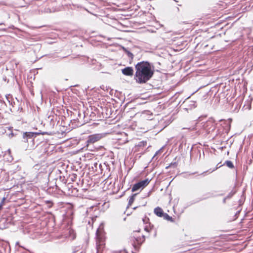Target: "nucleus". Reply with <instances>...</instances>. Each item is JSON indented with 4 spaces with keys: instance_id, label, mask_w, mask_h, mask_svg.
<instances>
[{
    "instance_id": "f257e3e1",
    "label": "nucleus",
    "mask_w": 253,
    "mask_h": 253,
    "mask_svg": "<svg viewBox=\"0 0 253 253\" xmlns=\"http://www.w3.org/2000/svg\"><path fill=\"white\" fill-rule=\"evenodd\" d=\"M136 72L134 80L139 84H145L149 81L154 74V66L148 61H141L135 66Z\"/></svg>"
},
{
    "instance_id": "f03ea898",
    "label": "nucleus",
    "mask_w": 253,
    "mask_h": 253,
    "mask_svg": "<svg viewBox=\"0 0 253 253\" xmlns=\"http://www.w3.org/2000/svg\"><path fill=\"white\" fill-rule=\"evenodd\" d=\"M105 135L103 133H96L89 135L85 141V147L90 151H95L102 148V146H95L94 144L100 140Z\"/></svg>"
},
{
    "instance_id": "7ed1b4c3",
    "label": "nucleus",
    "mask_w": 253,
    "mask_h": 253,
    "mask_svg": "<svg viewBox=\"0 0 253 253\" xmlns=\"http://www.w3.org/2000/svg\"><path fill=\"white\" fill-rule=\"evenodd\" d=\"M87 115L84 111L75 110L71 114V117L75 123L78 122V125L81 126L88 122Z\"/></svg>"
},
{
    "instance_id": "20e7f679",
    "label": "nucleus",
    "mask_w": 253,
    "mask_h": 253,
    "mask_svg": "<svg viewBox=\"0 0 253 253\" xmlns=\"http://www.w3.org/2000/svg\"><path fill=\"white\" fill-rule=\"evenodd\" d=\"M47 134L48 135H52L54 134L52 131H41L40 132H25L23 133V139L24 142H28V139H32L34 136H36L37 134Z\"/></svg>"
},
{
    "instance_id": "39448f33",
    "label": "nucleus",
    "mask_w": 253,
    "mask_h": 253,
    "mask_svg": "<svg viewBox=\"0 0 253 253\" xmlns=\"http://www.w3.org/2000/svg\"><path fill=\"white\" fill-rule=\"evenodd\" d=\"M145 240V237L144 235H142L141 237L133 235V237H131L132 245L135 251L139 250L140 247Z\"/></svg>"
},
{
    "instance_id": "423d86ee",
    "label": "nucleus",
    "mask_w": 253,
    "mask_h": 253,
    "mask_svg": "<svg viewBox=\"0 0 253 253\" xmlns=\"http://www.w3.org/2000/svg\"><path fill=\"white\" fill-rule=\"evenodd\" d=\"M150 181L151 179L146 178L144 180L139 181L133 185L131 191L134 192L137 191H141L150 183Z\"/></svg>"
},
{
    "instance_id": "0eeeda50",
    "label": "nucleus",
    "mask_w": 253,
    "mask_h": 253,
    "mask_svg": "<svg viewBox=\"0 0 253 253\" xmlns=\"http://www.w3.org/2000/svg\"><path fill=\"white\" fill-rule=\"evenodd\" d=\"M214 120L212 118L210 119L203 125V128L207 133L212 132L215 130L216 126Z\"/></svg>"
},
{
    "instance_id": "6e6552de",
    "label": "nucleus",
    "mask_w": 253,
    "mask_h": 253,
    "mask_svg": "<svg viewBox=\"0 0 253 253\" xmlns=\"http://www.w3.org/2000/svg\"><path fill=\"white\" fill-rule=\"evenodd\" d=\"M184 109L187 111L192 110L197 107L196 101L186 99L183 102Z\"/></svg>"
},
{
    "instance_id": "1a4fd4ad",
    "label": "nucleus",
    "mask_w": 253,
    "mask_h": 253,
    "mask_svg": "<svg viewBox=\"0 0 253 253\" xmlns=\"http://www.w3.org/2000/svg\"><path fill=\"white\" fill-rule=\"evenodd\" d=\"M11 218H2L0 220V228L4 229L7 228L9 227V225L11 223Z\"/></svg>"
},
{
    "instance_id": "9d476101",
    "label": "nucleus",
    "mask_w": 253,
    "mask_h": 253,
    "mask_svg": "<svg viewBox=\"0 0 253 253\" xmlns=\"http://www.w3.org/2000/svg\"><path fill=\"white\" fill-rule=\"evenodd\" d=\"M122 73L126 76H132L133 75V69L131 67H127L122 70Z\"/></svg>"
},
{
    "instance_id": "9b49d317",
    "label": "nucleus",
    "mask_w": 253,
    "mask_h": 253,
    "mask_svg": "<svg viewBox=\"0 0 253 253\" xmlns=\"http://www.w3.org/2000/svg\"><path fill=\"white\" fill-rule=\"evenodd\" d=\"M154 213L159 217H162L164 214L163 209L159 207L156 208L154 211Z\"/></svg>"
},
{
    "instance_id": "f8f14e48",
    "label": "nucleus",
    "mask_w": 253,
    "mask_h": 253,
    "mask_svg": "<svg viewBox=\"0 0 253 253\" xmlns=\"http://www.w3.org/2000/svg\"><path fill=\"white\" fill-rule=\"evenodd\" d=\"M138 194V193H135L132 194L128 198V202L127 208H128L129 206H130L133 202L135 200L136 196Z\"/></svg>"
},
{
    "instance_id": "ddd939ff",
    "label": "nucleus",
    "mask_w": 253,
    "mask_h": 253,
    "mask_svg": "<svg viewBox=\"0 0 253 253\" xmlns=\"http://www.w3.org/2000/svg\"><path fill=\"white\" fill-rule=\"evenodd\" d=\"M147 145V141H140L136 145V147H137L138 148H140L144 147Z\"/></svg>"
},
{
    "instance_id": "4468645a",
    "label": "nucleus",
    "mask_w": 253,
    "mask_h": 253,
    "mask_svg": "<svg viewBox=\"0 0 253 253\" xmlns=\"http://www.w3.org/2000/svg\"><path fill=\"white\" fill-rule=\"evenodd\" d=\"M192 149H193V148H191V151H190V158L191 159L193 157L194 154H195L197 155H199V154L200 155V152L199 150L196 149V150H193Z\"/></svg>"
},
{
    "instance_id": "2eb2a0df",
    "label": "nucleus",
    "mask_w": 253,
    "mask_h": 253,
    "mask_svg": "<svg viewBox=\"0 0 253 253\" xmlns=\"http://www.w3.org/2000/svg\"><path fill=\"white\" fill-rule=\"evenodd\" d=\"M164 219L167 220L168 221H170L171 222H173L174 220L171 216H170L168 214L165 213L163 216L162 217Z\"/></svg>"
},
{
    "instance_id": "dca6fc26",
    "label": "nucleus",
    "mask_w": 253,
    "mask_h": 253,
    "mask_svg": "<svg viewBox=\"0 0 253 253\" xmlns=\"http://www.w3.org/2000/svg\"><path fill=\"white\" fill-rule=\"evenodd\" d=\"M224 165H226L228 167L231 169H233L234 168V165L230 161H226Z\"/></svg>"
},
{
    "instance_id": "f3484780",
    "label": "nucleus",
    "mask_w": 253,
    "mask_h": 253,
    "mask_svg": "<svg viewBox=\"0 0 253 253\" xmlns=\"http://www.w3.org/2000/svg\"><path fill=\"white\" fill-rule=\"evenodd\" d=\"M143 115H149V116H148L147 117V119L148 120H152V113H150V111H145L143 113Z\"/></svg>"
},
{
    "instance_id": "a211bd4d",
    "label": "nucleus",
    "mask_w": 253,
    "mask_h": 253,
    "mask_svg": "<svg viewBox=\"0 0 253 253\" xmlns=\"http://www.w3.org/2000/svg\"><path fill=\"white\" fill-rule=\"evenodd\" d=\"M153 225H151V223H149V227L148 226H145L144 227V230L147 232H150L152 229L153 228Z\"/></svg>"
},
{
    "instance_id": "6ab92c4d",
    "label": "nucleus",
    "mask_w": 253,
    "mask_h": 253,
    "mask_svg": "<svg viewBox=\"0 0 253 253\" xmlns=\"http://www.w3.org/2000/svg\"><path fill=\"white\" fill-rule=\"evenodd\" d=\"M236 193V191L233 189L226 197L228 199H230Z\"/></svg>"
},
{
    "instance_id": "aec40b11",
    "label": "nucleus",
    "mask_w": 253,
    "mask_h": 253,
    "mask_svg": "<svg viewBox=\"0 0 253 253\" xmlns=\"http://www.w3.org/2000/svg\"><path fill=\"white\" fill-rule=\"evenodd\" d=\"M124 50L126 52V53L127 55L128 56V57L132 59L133 57V54L130 52L129 51L127 50L126 49V48H124Z\"/></svg>"
},
{
    "instance_id": "412c9836",
    "label": "nucleus",
    "mask_w": 253,
    "mask_h": 253,
    "mask_svg": "<svg viewBox=\"0 0 253 253\" xmlns=\"http://www.w3.org/2000/svg\"><path fill=\"white\" fill-rule=\"evenodd\" d=\"M98 166L99 168H100L101 164H98L96 162L93 164V166L92 167V168L93 169H94L95 171H97V167Z\"/></svg>"
},
{
    "instance_id": "4be33fe9",
    "label": "nucleus",
    "mask_w": 253,
    "mask_h": 253,
    "mask_svg": "<svg viewBox=\"0 0 253 253\" xmlns=\"http://www.w3.org/2000/svg\"><path fill=\"white\" fill-rule=\"evenodd\" d=\"M78 190L77 188H74L72 190L71 193H72V195H73L74 196H78L79 194L78 193Z\"/></svg>"
},
{
    "instance_id": "5701e85b",
    "label": "nucleus",
    "mask_w": 253,
    "mask_h": 253,
    "mask_svg": "<svg viewBox=\"0 0 253 253\" xmlns=\"http://www.w3.org/2000/svg\"><path fill=\"white\" fill-rule=\"evenodd\" d=\"M208 194H209L210 195L208 196V197H204L203 198H201L200 199H199V198H197V200L196 201H195L194 202V203H196L197 202H199L201 200H204V199H207V198H209V197H211V194L210 193H209Z\"/></svg>"
},
{
    "instance_id": "b1692460",
    "label": "nucleus",
    "mask_w": 253,
    "mask_h": 253,
    "mask_svg": "<svg viewBox=\"0 0 253 253\" xmlns=\"http://www.w3.org/2000/svg\"><path fill=\"white\" fill-rule=\"evenodd\" d=\"M45 203H46L48 208H50L52 207V206L53 205V203L52 202H51L50 201H45Z\"/></svg>"
},
{
    "instance_id": "393cba45",
    "label": "nucleus",
    "mask_w": 253,
    "mask_h": 253,
    "mask_svg": "<svg viewBox=\"0 0 253 253\" xmlns=\"http://www.w3.org/2000/svg\"><path fill=\"white\" fill-rule=\"evenodd\" d=\"M95 113L92 112L91 113L89 117H88V121L89 120H92L95 117Z\"/></svg>"
},
{
    "instance_id": "a878e982",
    "label": "nucleus",
    "mask_w": 253,
    "mask_h": 253,
    "mask_svg": "<svg viewBox=\"0 0 253 253\" xmlns=\"http://www.w3.org/2000/svg\"><path fill=\"white\" fill-rule=\"evenodd\" d=\"M177 166V163L176 162H173L171 163L169 165V167H171L173 168H176Z\"/></svg>"
},
{
    "instance_id": "bb28decb",
    "label": "nucleus",
    "mask_w": 253,
    "mask_h": 253,
    "mask_svg": "<svg viewBox=\"0 0 253 253\" xmlns=\"http://www.w3.org/2000/svg\"><path fill=\"white\" fill-rule=\"evenodd\" d=\"M43 12H46V13H50V12H52V11L50 8H49L48 7V8H45L43 10Z\"/></svg>"
},
{
    "instance_id": "cd10ccee",
    "label": "nucleus",
    "mask_w": 253,
    "mask_h": 253,
    "mask_svg": "<svg viewBox=\"0 0 253 253\" xmlns=\"http://www.w3.org/2000/svg\"><path fill=\"white\" fill-rule=\"evenodd\" d=\"M0 26H5V22L3 20V18L0 19Z\"/></svg>"
},
{
    "instance_id": "c85d7f7f",
    "label": "nucleus",
    "mask_w": 253,
    "mask_h": 253,
    "mask_svg": "<svg viewBox=\"0 0 253 253\" xmlns=\"http://www.w3.org/2000/svg\"><path fill=\"white\" fill-rule=\"evenodd\" d=\"M16 246H18V248H22V249H24V250H27V249H26L25 247H24L23 246L20 245V244H19V242H17L16 243Z\"/></svg>"
},
{
    "instance_id": "c756f323",
    "label": "nucleus",
    "mask_w": 253,
    "mask_h": 253,
    "mask_svg": "<svg viewBox=\"0 0 253 253\" xmlns=\"http://www.w3.org/2000/svg\"><path fill=\"white\" fill-rule=\"evenodd\" d=\"M6 98L7 101L9 102L10 104H12V102H10V99L11 98V96L10 95H8L6 96Z\"/></svg>"
},
{
    "instance_id": "7c9ffc66",
    "label": "nucleus",
    "mask_w": 253,
    "mask_h": 253,
    "mask_svg": "<svg viewBox=\"0 0 253 253\" xmlns=\"http://www.w3.org/2000/svg\"><path fill=\"white\" fill-rule=\"evenodd\" d=\"M96 235L97 239L99 241H100L101 240V238L100 237V236L98 234V229L96 231Z\"/></svg>"
},
{
    "instance_id": "2f4dec72",
    "label": "nucleus",
    "mask_w": 253,
    "mask_h": 253,
    "mask_svg": "<svg viewBox=\"0 0 253 253\" xmlns=\"http://www.w3.org/2000/svg\"><path fill=\"white\" fill-rule=\"evenodd\" d=\"M7 31V29L6 28H0V31L6 32Z\"/></svg>"
},
{
    "instance_id": "473e14b6",
    "label": "nucleus",
    "mask_w": 253,
    "mask_h": 253,
    "mask_svg": "<svg viewBox=\"0 0 253 253\" xmlns=\"http://www.w3.org/2000/svg\"><path fill=\"white\" fill-rule=\"evenodd\" d=\"M5 198H3L2 201H1L0 204H2V206H3V203H4V201H5Z\"/></svg>"
},
{
    "instance_id": "72a5a7b5",
    "label": "nucleus",
    "mask_w": 253,
    "mask_h": 253,
    "mask_svg": "<svg viewBox=\"0 0 253 253\" xmlns=\"http://www.w3.org/2000/svg\"><path fill=\"white\" fill-rule=\"evenodd\" d=\"M226 200H228L227 198H226V197H225L223 200V203H226Z\"/></svg>"
},
{
    "instance_id": "f704fd0d",
    "label": "nucleus",
    "mask_w": 253,
    "mask_h": 253,
    "mask_svg": "<svg viewBox=\"0 0 253 253\" xmlns=\"http://www.w3.org/2000/svg\"><path fill=\"white\" fill-rule=\"evenodd\" d=\"M159 151H160V150L157 151L153 157H154L155 156H156L157 154H158V153L159 152Z\"/></svg>"
},
{
    "instance_id": "c9c22d12",
    "label": "nucleus",
    "mask_w": 253,
    "mask_h": 253,
    "mask_svg": "<svg viewBox=\"0 0 253 253\" xmlns=\"http://www.w3.org/2000/svg\"><path fill=\"white\" fill-rule=\"evenodd\" d=\"M2 209V204H0V211Z\"/></svg>"
},
{
    "instance_id": "e433bc0d",
    "label": "nucleus",
    "mask_w": 253,
    "mask_h": 253,
    "mask_svg": "<svg viewBox=\"0 0 253 253\" xmlns=\"http://www.w3.org/2000/svg\"><path fill=\"white\" fill-rule=\"evenodd\" d=\"M140 229H139V230H136L135 232H140Z\"/></svg>"
},
{
    "instance_id": "4c0bfd02",
    "label": "nucleus",
    "mask_w": 253,
    "mask_h": 253,
    "mask_svg": "<svg viewBox=\"0 0 253 253\" xmlns=\"http://www.w3.org/2000/svg\"><path fill=\"white\" fill-rule=\"evenodd\" d=\"M170 167H169V166H168L166 167V169H168V168H170Z\"/></svg>"
},
{
    "instance_id": "58836bf2",
    "label": "nucleus",
    "mask_w": 253,
    "mask_h": 253,
    "mask_svg": "<svg viewBox=\"0 0 253 253\" xmlns=\"http://www.w3.org/2000/svg\"><path fill=\"white\" fill-rule=\"evenodd\" d=\"M11 134L12 136H13V135H14L13 133H11Z\"/></svg>"
},
{
    "instance_id": "ea45409f",
    "label": "nucleus",
    "mask_w": 253,
    "mask_h": 253,
    "mask_svg": "<svg viewBox=\"0 0 253 253\" xmlns=\"http://www.w3.org/2000/svg\"><path fill=\"white\" fill-rule=\"evenodd\" d=\"M154 236H156V233H155V234H154Z\"/></svg>"
},
{
    "instance_id": "a19ab883",
    "label": "nucleus",
    "mask_w": 253,
    "mask_h": 253,
    "mask_svg": "<svg viewBox=\"0 0 253 253\" xmlns=\"http://www.w3.org/2000/svg\"><path fill=\"white\" fill-rule=\"evenodd\" d=\"M136 208H137V207H135V208H133V209H134H134H136Z\"/></svg>"
},
{
    "instance_id": "79ce46f5",
    "label": "nucleus",
    "mask_w": 253,
    "mask_h": 253,
    "mask_svg": "<svg viewBox=\"0 0 253 253\" xmlns=\"http://www.w3.org/2000/svg\"><path fill=\"white\" fill-rule=\"evenodd\" d=\"M132 253H134L133 251L132 252Z\"/></svg>"
},
{
    "instance_id": "37998d69",
    "label": "nucleus",
    "mask_w": 253,
    "mask_h": 253,
    "mask_svg": "<svg viewBox=\"0 0 253 253\" xmlns=\"http://www.w3.org/2000/svg\"><path fill=\"white\" fill-rule=\"evenodd\" d=\"M73 253H75V252H74Z\"/></svg>"
}]
</instances>
